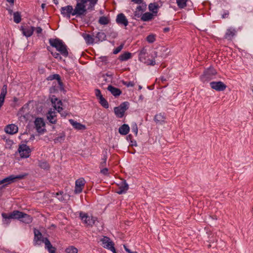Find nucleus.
<instances>
[{
	"instance_id": "21",
	"label": "nucleus",
	"mask_w": 253,
	"mask_h": 253,
	"mask_svg": "<svg viewBox=\"0 0 253 253\" xmlns=\"http://www.w3.org/2000/svg\"><path fill=\"white\" fill-rule=\"evenodd\" d=\"M107 89L115 96H119L122 93V91L119 88L111 85L108 86Z\"/></svg>"
},
{
	"instance_id": "40",
	"label": "nucleus",
	"mask_w": 253,
	"mask_h": 253,
	"mask_svg": "<svg viewBox=\"0 0 253 253\" xmlns=\"http://www.w3.org/2000/svg\"><path fill=\"white\" fill-rule=\"evenodd\" d=\"M7 93V90H2L0 94V104L3 105L5 97Z\"/></svg>"
},
{
	"instance_id": "1",
	"label": "nucleus",
	"mask_w": 253,
	"mask_h": 253,
	"mask_svg": "<svg viewBox=\"0 0 253 253\" xmlns=\"http://www.w3.org/2000/svg\"><path fill=\"white\" fill-rule=\"evenodd\" d=\"M76 4L73 8L72 5H67L61 8V13L64 16L70 18L71 15L76 16V17H82L85 16L87 10L94 9L98 0H76Z\"/></svg>"
},
{
	"instance_id": "56",
	"label": "nucleus",
	"mask_w": 253,
	"mask_h": 253,
	"mask_svg": "<svg viewBox=\"0 0 253 253\" xmlns=\"http://www.w3.org/2000/svg\"><path fill=\"white\" fill-rule=\"evenodd\" d=\"M229 15V12H225L222 16V18H225L227 17L228 15Z\"/></svg>"
},
{
	"instance_id": "11",
	"label": "nucleus",
	"mask_w": 253,
	"mask_h": 253,
	"mask_svg": "<svg viewBox=\"0 0 253 253\" xmlns=\"http://www.w3.org/2000/svg\"><path fill=\"white\" fill-rule=\"evenodd\" d=\"M34 242L35 245H40L42 243H44V239L42 237L41 232L38 229H34Z\"/></svg>"
},
{
	"instance_id": "32",
	"label": "nucleus",
	"mask_w": 253,
	"mask_h": 253,
	"mask_svg": "<svg viewBox=\"0 0 253 253\" xmlns=\"http://www.w3.org/2000/svg\"><path fill=\"white\" fill-rule=\"evenodd\" d=\"M63 193L61 192H60V193H58V192L56 193V196L57 197L59 196V197H57L58 200L60 201H65L67 200V199H69V195H67V194H64V195L62 196V194Z\"/></svg>"
},
{
	"instance_id": "64",
	"label": "nucleus",
	"mask_w": 253,
	"mask_h": 253,
	"mask_svg": "<svg viewBox=\"0 0 253 253\" xmlns=\"http://www.w3.org/2000/svg\"><path fill=\"white\" fill-rule=\"evenodd\" d=\"M45 4L42 3V8H44V6H45Z\"/></svg>"
},
{
	"instance_id": "13",
	"label": "nucleus",
	"mask_w": 253,
	"mask_h": 253,
	"mask_svg": "<svg viewBox=\"0 0 253 253\" xmlns=\"http://www.w3.org/2000/svg\"><path fill=\"white\" fill-rule=\"evenodd\" d=\"M211 88L216 91H223L226 88V85L222 82H212L210 83Z\"/></svg>"
},
{
	"instance_id": "52",
	"label": "nucleus",
	"mask_w": 253,
	"mask_h": 253,
	"mask_svg": "<svg viewBox=\"0 0 253 253\" xmlns=\"http://www.w3.org/2000/svg\"><path fill=\"white\" fill-rule=\"evenodd\" d=\"M125 84H126L127 87H129V86H134V83H133L132 82H129L128 83H126Z\"/></svg>"
},
{
	"instance_id": "36",
	"label": "nucleus",
	"mask_w": 253,
	"mask_h": 253,
	"mask_svg": "<svg viewBox=\"0 0 253 253\" xmlns=\"http://www.w3.org/2000/svg\"><path fill=\"white\" fill-rule=\"evenodd\" d=\"M98 22L101 25H107L109 23V20L106 16H101L99 18Z\"/></svg>"
},
{
	"instance_id": "12",
	"label": "nucleus",
	"mask_w": 253,
	"mask_h": 253,
	"mask_svg": "<svg viewBox=\"0 0 253 253\" xmlns=\"http://www.w3.org/2000/svg\"><path fill=\"white\" fill-rule=\"evenodd\" d=\"M85 181L83 178H81L77 179L75 182V188L74 193L75 194H79L82 192L84 188Z\"/></svg>"
},
{
	"instance_id": "20",
	"label": "nucleus",
	"mask_w": 253,
	"mask_h": 253,
	"mask_svg": "<svg viewBox=\"0 0 253 253\" xmlns=\"http://www.w3.org/2000/svg\"><path fill=\"white\" fill-rule=\"evenodd\" d=\"M56 115L54 111H49L47 115V119L52 124H55L56 123Z\"/></svg>"
},
{
	"instance_id": "24",
	"label": "nucleus",
	"mask_w": 253,
	"mask_h": 253,
	"mask_svg": "<svg viewBox=\"0 0 253 253\" xmlns=\"http://www.w3.org/2000/svg\"><path fill=\"white\" fill-rule=\"evenodd\" d=\"M129 131V127L126 124H124L119 128V132L122 135L127 134Z\"/></svg>"
},
{
	"instance_id": "27",
	"label": "nucleus",
	"mask_w": 253,
	"mask_h": 253,
	"mask_svg": "<svg viewBox=\"0 0 253 253\" xmlns=\"http://www.w3.org/2000/svg\"><path fill=\"white\" fill-rule=\"evenodd\" d=\"M146 54H147V50L144 47L140 51L139 54V60L142 62H145Z\"/></svg>"
},
{
	"instance_id": "60",
	"label": "nucleus",
	"mask_w": 253,
	"mask_h": 253,
	"mask_svg": "<svg viewBox=\"0 0 253 253\" xmlns=\"http://www.w3.org/2000/svg\"><path fill=\"white\" fill-rule=\"evenodd\" d=\"M2 90H7V85L4 84L3 85Z\"/></svg>"
},
{
	"instance_id": "53",
	"label": "nucleus",
	"mask_w": 253,
	"mask_h": 253,
	"mask_svg": "<svg viewBox=\"0 0 253 253\" xmlns=\"http://www.w3.org/2000/svg\"><path fill=\"white\" fill-rule=\"evenodd\" d=\"M42 29L41 27H37L36 29V32L38 34H41L42 32Z\"/></svg>"
},
{
	"instance_id": "6",
	"label": "nucleus",
	"mask_w": 253,
	"mask_h": 253,
	"mask_svg": "<svg viewBox=\"0 0 253 253\" xmlns=\"http://www.w3.org/2000/svg\"><path fill=\"white\" fill-rule=\"evenodd\" d=\"M25 175L26 174H20L18 175H10L3 179L0 180V185L4 183H5V185L11 184L16 181L17 179H22L24 178Z\"/></svg>"
},
{
	"instance_id": "55",
	"label": "nucleus",
	"mask_w": 253,
	"mask_h": 253,
	"mask_svg": "<svg viewBox=\"0 0 253 253\" xmlns=\"http://www.w3.org/2000/svg\"><path fill=\"white\" fill-rule=\"evenodd\" d=\"M64 137V136L56 137V138L54 139V142L56 143L59 141L60 140L62 139Z\"/></svg>"
},
{
	"instance_id": "19",
	"label": "nucleus",
	"mask_w": 253,
	"mask_h": 253,
	"mask_svg": "<svg viewBox=\"0 0 253 253\" xmlns=\"http://www.w3.org/2000/svg\"><path fill=\"white\" fill-rule=\"evenodd\" d=\"M69 122L73 126V127L78 130H84L86 128L84 125L81 124L72 119L69 120Z\"/></svg>"
},
{
	"instance_id": "8",
	"label": "nucleus",
	"mask_w": 253,
	"mask_h": 253,
	"mask_svg": "<svg viewBox=\"0 0 253 253\" xmlns=\"http://www.w3.org/2000/svg\"><path fill=\"white\" fill-rule=\"evenodd\" d=\"M216 72L215 70L212 68H210L206 70L204 74L201 76V80L203 82H208L212 79V77L216 74Z\"/></svg>"
},
{
	"instance_id": "4",
	"label": "nucleus",
	"mask_w": 253,
	"mask_h": 253,
	"mask_svg": "<svg viewBox=\"0 0 253 253\" xmlns=\"http://www.w3.org/2000/svg\"><path fill=\"white\" fill-rule=\"evenodd\" d=\"M23 213L18 211H14L9 215L5 213H2V216L4 219V222L7 224L9 223V219H20L21 217H22Z\"/></svg>"
},
{
	"instance_id": "43",
	"label": "nucleus",
	"mask_w": 253,
	"mask_h": 253,
	"mask_svg": "<svg viewBox=\"0 0 253 253\" xmlns=\"http://www.w3.org/2000/svg\"><path fill=\"white\" fill-rule=\"evenodd\" d=\"M50 47H48L47 49L48 51H50L51 54L53 56H54L55 58H59V59H61L62 57L60 56L59 53L56 52H53L52 51H51L50 49Z\"/></svg>"
},
{
	"instance_id": "23",
	"label": "nucleus",
	"mask_w": 253,
	"mask_h": 253,
	"mask_svg": "<svg viewBox=\"0 0 253 253\" xmlns=\"http://www.w3.org/2000/svg\"><path fill=\"white\" fill-rule=\"evenodd\" d=\"M235 33L236 31L235 29L230 28L227 30L224 38L228 40H231L233 37L235 36Z\"/></svg>"
},
{
	"instance_id": "63",
	"label": "nucleus",
	"mask_w": 253,
	"mask_h": 253,
	"mask_svg": "<svg viewBox=\"0 0 253 253\" xmlns=\"http://www.w3.org/2000/svg\"><path fill=\"white\" fill-rule=\"evenodd\" d=\"M154 56V57H156L157 56V52L156 51H154V54L153 55Z\"/></svg>"
},
{
	"instance_id": "17",
	"label": "nucleus",
	"mask_w": 253,
	"mask_h": 253,
	"mask_svg": "<svg viewBox=\"0 0 253 253\" xmlns=\"http://www.w3.org/2000/svg\"><path fill=\"white\" fill-rule=\"evenodd\" d=\"M116 21L118 24H122L125 26H126L128 25L127 20L123 13L118 15Z\"/></svg>"
},
{
	"instance_id": "42",
	"label": "nucleus",
	"mask_w": 253,
	"mask_h": 253,
	"mask_svg": "<svg viewBox=\"0 0 253 253\" xmlns=\"http://www.w3.org/2000/svg\"><path fill=\"white\" fill-rule=\"evenodd\" d=\"M147 41L149 43H153L155 41V36L154 35H149L147 37Z\"/></svg>"
},
{
	"instance_id": "49",
	"label": "nucleus",
	"mask_w": 253,
	"mask_h": 253,
	"mask_svg": "<svg viewBox=\"0 0 253 253\" xmlns=\"http://www.w3.org/2000/svg\"><path fill=\"white\" fill-rule=\"evenodd\" d=\"M108 169L107 168H104L100 170V172L105 175H108Z\"/></svg>"
},
{
	"instance_id": "59",
	"label": "nucleus",
	"mask_w": 253,
	"mask_h": 253,
	"mask_svg": "<svg viewBox=\"0 0 253 253\" xmlns=\"http://www.w3.org/2000/svg\"><path fill=\"white\" fill-rule=\"evenodd\" d=\"M7 1L10 3L11 5H13L14 0H7Z\"/></svg>"
},
{
	"instance_id": "57",
	"label": "nucleus",
	"mask_w": 253,
	"mask_h": 253,
	"mask_svg": "<svg viewBox=\"0 0 253 253\" xmlns=\"http://www.w3.org/2000/svg\"><path fill=\"white\" fill-rule=\"evenodd\" d=\"M148 64L151 65H154L155 64V61L154 60H152L150 61L149 63H148Z\"/></svg>"
},
{
	"instance_id": "35",
	"label": "nucleus",
	"mask_w": 253,
	"mask_h": 253,
	"mask_svg": "<svg viewBox=\"0 0 253 253\" xmlns=\"http://www.w3.org/2000/svg\"><path fill=\"white\" fill-rule=\"evenodd\" d=\"M176 3L180 8H183L187 5V1L188 0H176Z\"/></svg>"
},
{
	"instance_id": "39",
	"label": "nucleus",
	"mask_w": 253,
	"mask_h": 253,
	"mask_svg": "<svg viewBox=\"0 0 253 253\" xmlns=\"http://www.w3.org/2000/svg\"><path fill=\"white\" fill-rule=\"evenodd\" d=\"M99 103L101 105L104 107L105 108H108L109 104L107 100L103 97L101 96L100 99H99Z\"/></svg>"
},
{
	"instance_id": "9",
	"label": "nucleus",
	"mask_w": 253,
	"mask_h": 253,
	"mask_svg": "<svg viewBox=\"0 0 253 253\" xmlns=\"http://www.w3.org/2000/svg\"><path fill=\"white\" fill-rule=\"evenodd\" d=\"M18 152L21 158H27L30 156L31 150L29 146L25 144L19 145Z\"/></svg>"
},
{
	"instance_id": "26",
	"label": "nucleus",
	"mask_w": 253,
	"mask_h": 253,
	"mask_svg": "<svg viewBox=\"0 0 253 253\" xmlns=\"http://www.w3.org/2000/svg\"><path fill=\"white\" fill-rule=\"evenodd\" d=\"M20 220L25 223H30L32 221V217L26 213H23L22 217H21Z\"/></svg>"
},
{
	"instance_id": "62",
	"label": "nucleus",
	"mask_w": 253,
	"mask_h": 253,
	"mask_svg": "<svg viewBox=\"0 0 253 253\" xmlns=\"http://www.w3.org/2000/svg\"><path fill=\"white\" fill-rule=\"evenodd\" d=\"M8 12L10 14H12L13 11H12V10L10 9H8Z\"/></svg>"
},
{
	"instance_id": "48",
	"label": "nucleus",
	"mask_w": 253,
	"mask_h": 253,
	"mask_svg": "<svg viewBox=\"0 0 253 253\" xmlns=\"http://www.w3.org/2000/svg\"><path fill=\"white\" fill-rule=\"evenodd\" d=\"M95 95L99 99H100L101 96H103L101 93L100 90L98 89H95Z\"/></svg>"
},
{
	"instance_id": "37",
	"label": "nucleus",
	"mask_w": 253,
	"mask_h": 253,
	"mask_svg": "<svg viewBox=\"0 0 253 253\" xmlns=\"http://www.w3.org/2000/svg\"><path fill=\"white\" fill-rule=\"evenodd\" d=\"M62 101L60 100L58 101V102L55 104L53 106L54 108V109L57 110L59 113H60L62 110Z\"/></svg>"
},
{
	"instance_id": "47",
	"label": "nucleus",
	"mask_w": 253,
	"mask_h": 253,
	"mask_svg": "<svg viewBox=\"0 0 253 253\" xmlns=\"http://www.w3.org/2000/svg\"><path fill=\"white\" fill-rule=\"evenodd\" d=\"M132 131L133 132L135 135H137L138 132V127L136 124H133L131 126Z\"/></svg>"
},
{
	"instance_id": "38",
	"label": "nucleus",
	"mask_w": 253,
	"mask_h": 253,
	"mask_svg": "<svg viewBox=\"0 0 253 253\" xmlns=\"http://www.w3.org/2000/svg\"><path fill=\"white\" fill-rule=\"evenodd\" d=\"M65 252L66 253H78V250L74 246H70L66 249Z\"/></svg>"
},
{
	"instance_id": "41",
	"label": "nucleus",
	"mask_w": 253,
	"mask_h": 253,
	"mask_svg": "<svg viewBox=\"0 0 253 253\" xmlns=\"http://www.w3.org/2000/svg\"><path fill=\"white\" fill-rule=\"evenodd\" d=\"M39 166L42 169H47L49 168L48 164L45 161H40Z\"/></svg>"
},
{
	"instance_id": "31",
	"label": "nucleus",
	"mask_w": 253,
	"mask_h": 253,
	"mask_svg": "<svg viewBox=\"0 0 253 253\" xmlns=\"http://www.w3.org/2000/svg\"><path fill=\"white\" fill-rule=\"evenodd\" d=\"M159 7V5L156 3H151L149 5V10L152 11L154 13H157V9Z\"/></svg>"
},
{
	"instance_id": "44",
	"label": "nucleus",
	"mask_w": 253,
	"mask_h": 253,
	"mask_svg": "<svg viewBox=\"0 0 253 253\" xmlns=\"http://www.w3.org/2000/svg\"><path fill=\"white\" fill-rule=\"evenodd\" d=\"M52 79H55V80H57L58 82V84H59L60 86H62L63 85V83H62V82L61 81V78H60V76L59 75H58V74H54V75H53Z\"/></svg>"
},
{
	"instance_id": "10",
	"label": "nucleus",
	"mask_w": 253,
	"mask_h": 253,
	"mask_svg": "<svg viewBox=\"0 0 253 253\" xmlns=\"http://www.w3.org/2000/svg\"><path fill=\"white\" fill-rule=\"evenodd\" d=\"M35 125L36 130L39 133H42L45 131V123L42 119L37 118L35 121Z\"/></svg>"
},
{
	"instance_id": "29",
	"label": "nucleus",
	"mask_w": 253,
	"mask_h": 253,
	"mask_svg": "<svg viewBox=\"0 0 253 253\" xmlns=\"http://www.w3.org/2000/svg\"><path fill=\"white\" fill-rule=\"evenodd\" d=\"M165 117L162 113H159L155 116V121L157 123L162 124L164 122Z\"/></svg>"
},
{
	"instance_id": "34",
	"label": "nucleus",
	"mask_w": 253,
	"mask_h": 253,
	"mask_svg": "<svg viewBox=\"0 0 253 253\" xmlns=\"http://www.w3.org/2000/svg\"><path fill=\"white\" fill-rule=\"evenodd\" d=\"M106 34L103 32H98L96 36V38L98 39V41L102 42L106 40Z\"/></svg>"
},
{
	"instance_id": "14",
	"label": "nucleus",
	"mask_w": 253,
	"mask_h": 253,
	"mask_svg": "<svg viewBox=\"0 0 253 253\" xmlns=\"http://www.w3.org/2000/svg\"><path fill=\"white\" fill-rule=\"evenodd\" d=\"M4 131L6 133L9 134H14L18 131V126L14 124H10L7 125L4 128Z\"/></svg>"
},
{
	"instance_id": "45",
	"label": "nucleus",
	"mask_w": 253,
	"mask_h": 253,
	"mask_svg": "<svg viewBox=\"0 0 253 253\" xmlns=\"http://www.w3.org/2000/svg\"><path fill=\"white\" fill-rule=\"evenodd\" d=\"M107 157L106 155H104L103 158L102 159V162H100V167H104L106 165V161H107Z\"/></svg>"
},
{
	"instance_id": "28",
	"label": "nucleus",
	"mask_w": 253,
	"mask_h": 253,
	"mask_svg": "<svg viewBox=\"0 0 253 253\" xmlns=\"http://www.w3.org/2000/svg\"><path fill=\"white\" fill-rule=\"evenodd\" d=\"M153 17V14L150 12H146L144 13L141 17V19L143 21H148L151 20Z\"/></svg>"
},
{
	"instance_id": "25",
	"label": "nucleus",
	"mask_w": 253,
	"mask_h": 253,
	"mask_svg": "<svg viewBox=\"0 0 253 253\" xmlns=\"http://www.w3.org/2000/svg\"><path fill=\"white\" fill-rule=\"evenodd\" d=\"M82 36L87 44H91L93 43L94 39L92 36L86 33L83 34Z\"/></svg>"
},
{
	"instance_id": "16",
	"label": "nucleus",
	"mask_w": 253,
	"mask_h": 253,
	"mask_svg": "<svg viewBox=\"0 0 253 253\" xmlns=\"http://www.w3.org/2000/svg\"><path fill=\"white\" fill-rule=\"evenodd\" d=\"M119 190L117 192L119 194H122L125 193L128 189V185L126 183V180H122L118 184Z\"/></svg>"
},
{
	"instance_id": "54",
	"label": "nucleus",
	"mask_w": 253,
	"mask_h": 253,
	"mask_svg": "<svg viewBox=\"0 0 253 253\" xmlns=\"http://www.w3.org/2000/svg\"><path fill=\"white\" fill-rule=\"evenodd\" d=\"M124 248L125 250L128 253H137L136 252H131L129 249L126 248V246H124Z\"/></svg>"
},
{
	"instance_id": "22",
	"label": "nucleus",
	"mask_w": 253,
	"mask_h": 253,
	"mask_svg": "<svg viewBox=\"0 0 253 253\" xmlns=\"http://www.w3.org/2000/svg\"><path fill=\"white\" fill-rule=\"evenodd\" d=\"M45 248L47 249L50 253H55V248L51 244L49 240L45 238L44 239Z\"/></svg>"
},
{
	"instance_id": "51",
	"label": "nucleus",
	"mask_w": 253,
	"mask_h": 253,
	"mask_svg": "<svg viewBox=\"0 0 253 253\" xmlns=\"http://www.w3.org/2000/svg\"><path fill=\"white\" fill-rule=\"evenodd\" d=\"M59 100H59L58 98H57L56 97H53L51 98V101L52 104V105L53 106L54 105H55V104H56L58 102V101H59Z\"/></svg>"
},
{
	"instance_id": "61",
	"label": "nucleus",
	"mask_w": 253,
	"mask_h": 253,
	"mask_svg": "<svg viewBox=\"0 0 253 253\" xmlns=\"http://www.w3.org/2000/svg\"><path fill=\"white\" fill-rule=\"evenodd\" d=\"M61 115L62 116L66 117V115H67V113H65V112H64V113H61Z\"/></svg>"
},
{
	"instance_id": "58",
	"label": "nucleus",
	"mask_w": 253,
	"mask_h": 253,
	"mask_svg": "<svg viewBox=\"0 0 253 253\" xmlns=\"http://www.w3.org/2000/svg\"><path fill=\"white\" fill-rule=\"evenodd\" d=\"M164 32L166 33V32H168L169 31V27H166L163 30Z\"/></svg>"
},
{
	"instance_id": "18",
	"label": "nucleus",
	"mask_w": 253,
	"mask_h": 253,
	"mask_svg": "<svg viewBox=\"0 0 253 253\" xmlns=\"http://www.w3.org/2000/svg\"><path fill=\"white\" fill-rule=\"evenodd\" d=\"M34 29L35 28L34 27H22L21 28V30L22 31L23 34L27 37H29L32 35Z\"/></svg>"
},
{
	"instance_id": "3",
	"label": "nucleus",
	"mask_w": 253,
	"mask_h": 253,
	"mask_svg": "<svg viewBox=\"0 0 253 253\" xmlns=\"http://www.w3.org/2000/svg\"><path fill=\"white\" fill-rule=\"evenodd\" d=\"M80 217L82 222L85 224L87 227H92L94 224L97 218L92 216H89L87 213L81 212Z\"/></svg>"
},
{
	"instance_id": "15",
	"label": "nucleus",
	"mask_w": 253,
	"mask_h": 253,
	"mask_svg": "<svg viewBox=\"0 0 253 253\" xmlns=\"http://www.w3.org/2000/svg\"><path fill=\"white\" fill-rule=\"evenodd\" d=\"M146 3H142V5L138 6L134 12V16L137 18L141 17L143 15L142 13L146 9Z\"/></svg>"
},
{
	"instance_id": "30",
	"label": "nucleus",
	"mask_w": 253,
	"mask_h": 253,
	"mask_svg": "<svg viewBox=\"0 0 253 253\" xmlns=\"http://www.w3.org/2000/svg\"><path fill=\"white\" fill-rule=\"evenodd\" d=\"M131 57V54L128 52H126L124 53L121 54L119 56V59L121 61H126Z\"/></svg>"
},
{
	"instance_id": "50",
	"label": "nucleus",
	"mask_w": 253,
	"mask_h": 253,
	"mask_svg": "<svg viewBox=\"0 0 253 253\" xmlns=\"http://www.w3.org/2000/svg\"><path fill=\"white\" fill-rule=\"evenodd\" d=\"M144 0H131V1L134 2L135 3L142 5V3H145L143 2Z\"/></svg>"
},
{
	"instance_id": "7",
	"label": "nucleus",
	"mask_w": 253,
	"mask_h": 253,
	"mask_svg": "<svg viewBox=\"0 0 253 253\" xmlns=\"http://www.w3.org/2000/svg\"><path fill=\"white\" fill-rule=\"evenodd\" d=\"M100 241L102 242L104 248L111 250L113 253H117L115 248H114V244L109 238L104 236L100 240Z\"/></svg>"
},
{
	"instance_id": "33",
	"label": "nucleus",
	"mask_w": 253,
	"mask_h": 253,
	"mask_svg": "<svg viewBox=\"0 0 253 253\" xmlns=\"http://www.w3.org/2000/svg\"><path fill=\"white\" fill-rule=\"evenodd\" d=\"M13 20L16 23H19L21 22V16L20 12H16L13 13Z\"/></svg>"
},
{
	"instance_id": "46",
	"label": "nucleus",
	"mask_w": 253,
	"mask_h": 253,
	"mask_svg": "<svg viewBox=\"0 0 253 253\" xmlns=\"http://www.w3.org/2000/svg\"><path fill=\"white\" fill-rule=\"evenodd\" d=\"M124 47V44H121L120 46L117 47L116 49H115L113 51V53L116 54L118 53L121 50L123 49Z\"/></svg>"
},
{
	"instance_id": "5",
	"label": "nucleus",
	"mask_w": 253,
	"mask_h": 253,
	"mask_svg": "<svg viewBox=\"0 0 253 253\" xmlns=\"http://www.w3.org/2000/svg\"><path fill=\"white\" fill-rule=\"evenodd\" d=\"M129 103L128 102H124L120 104L118 107L114 108V113L117 117L119 118H122L125 112L128 108Z\"/></svg>"
},
{
	"instance_id": "2",
	"label": "nucleus",
	"mask_w": 253,
	"mask_h": 253,
	"mask_svg": "<svg viewBox=\"0 0 253 253\" xmlns=\"http://www.w3.org/2000/svg\"><path fill=\"white\" fill-rule=\"evenodd\" d=\"M49 42L51 46L55 47L63 56H68V52L67 49V46L61 40L58 39H50L49 40Z\"/></svg>"
}]
</instances>
